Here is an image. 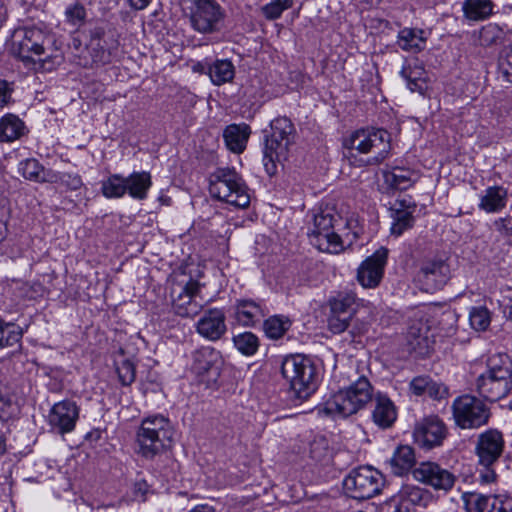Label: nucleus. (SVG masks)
Listing matches in <instances>:
<instances>
[{
    "label": "nucleus",
    "instance_id": "33",
    "mask_svg": "<svg viewBox=\"0 0 512 512\" xmlns=\"http://www.w3.org/2000/svg\"><path fill=\"white\" fill-rule=\"evenodd\" d=\"M491 0H465L463 3L464 16L472 21H481L488 18L493 11Z\"/></svg>",
    "mask_w": 512,
    "mask_h": 512
},
{
    "label": "nucleus",
    "instance_id": "61",
    "mask_svg": "<svg viewBox=\"0 0 512 512\" xmlns=\"http://www.w3.org/2000/svg\"><path fill=\"white\" fill-rule=\"evenodd\" d=\"M426 332H427L426 326L423 325L422 323H419V326L411 325L409 327L408 336L411 338H414L415 340L422 339V338L425 339Z\"/></svg>",
    "mask_w": 512,
    "mask_h": 512
},
{
    "label": "nucleus",
    "instance_id": "15",
    "mask_svg": "<svg viewBox=\"0 0 512 512\" xmlns=\"http://www.w3.org/2000/svg\"><path fill=\"white\" fill-rule=\"evenodd\" d=\"M412 473L414 479L418 482L446 493L452 490L457 480L456 475L435 462H422Z\"/></svg>",
    "mask_w": 512,
    "mask_h": 512
},
{
    "label": "nucleus",
    "instance_id": "54",
    "mask_svg": "<svg viewBox=\"0 0 512 512\" xmlns=\"http://www.w3.org/2000/svg\"><path fill=\"white\" fill-rule=\"evenodd\" d=\"M447 394V388L438 383L433 381L431 378L428 382V388L425 395H428L429 397L433 399H441Z\"/></svg>",
    "mask_w": 512,
    "mask_h": 512
},
{
    "label": "nucleus",
    "instance_id": "20",
    "mask_svg": "<svg viewBox=\"0 0 512 512\" xmlns=\"http://www.w3.org/2000/svg\"><path fill=\"white\" fill-rule=\"evenodd\" d=\"M188 15L191 25L196 31L213 33L220 29L225 12L215 0H211Z\"/></svg>",
    "mask_w": 512,
    "mask_h": 512
},
{
    "label": "nucleus",
    "instance_id": "13",
    "mask_svg": "<svg viewBox=\"0 0 512 512\" xmlns=\"http://www.w3.org/2000/svg\"><path fill=\"white\" fill-rule=\"evenodd\" d=\"M343 485L350 497L364 500L378 494L384 485V480L378 470L365 466L352 470L344 479Z\"/></svg>",
    "mask_w": 512,
    "mask_h": 512
},
{
    "label": "nucleus",
    "instance_id": "41",
    "mask_svg": "<svg viewBox=\"0 0 512 512\" xmlns=\"http://www.w3.org/2000/svg\"><path fill=\"white\" fill-rule=\"evenodd\" d=\"M22 331L14 323L0 321V348L12 347L20 342Z\"/></svg>",
    "mask_w": 512,
    "mask_h": 512
},
{
    "label": "nucleus",
    "instance_id": "3",
    "mask_svg": "<svg viewBox=\"0 0 512 512\" xmlns=\"http://www.w3.org/2000/svg\"><path fill=\"white\" fill-rule=\"evenodd\" d=\"M487 371L476 378L477 393L490 402L508 395L512 389V360L507 354L497 353L489 357Z\"/></svg>",
    "mask_w": 512,
    "mask_h": 512
},
{
    "label": "nucleus",
    "instance_id": "59",
    "mask_svg": "<svg viewBox=\"0 0 512 512\" xmlns=\"http://www.w3.org/2000/svg\"><path fill=\"white\" fill-rule=\"evenodd\" d=\"M492 467H484V470L479 472L478 480L480 483L490 484L496 481L497 475Z\"/></svg>",
    "mask_w": 512,
    "mask_h": 512
},
{
    "label": "nucleus",
    "instance_id": "38",
    "mask_svg": "<svg viewBox=\"0 0 512 512\" xmlns=\"http://www.w3.org/2000/svg\"><path fill=\"white\" fill-rule=\"evenodd\" d=\"M399 497L403 501L422 507H426L431 500V495L427 490L414 485L403 486L399 492Z\"/></svg>",
    "mask_w": 512,
    "mask_h": 512
},
{
    "label": "nucleus",
    "instance_id": "44",
    "mask_svg": "<svg viewBox=\"0 0 512 512\" xmlns=\"http://www.w3.org/2000/svg\"><path fill=\"white\" fill-rule=\"evenodd\" d=\"M393 223L391 225V233L400 236L404 231L410 229L414 225V216L411 210L392 211Z\"/></svg>",
    "mask_w": 512,
    "mask_h": 512
},
{
    "label": "nucleus",
    "instance_id": "8",
    "mask_svg": "<svg viewBox=\"0 0 512 512\" xmlns=\"http://www.w3.org/2000/svg\"><path fill=\"white\" fill-rule=\"evenodd\" d=\"M171 439L169 420L162 415L148 416L142 420L136 433L137 453L152 459L170 445Z\"/></svg>",
    "mask_w": 512,
    "mask_h": 512
},
{
    "label": "nucleus",
    "instance_id": "23",
    "mask_svg": "<svg viewBox=\"0 0 512 512\" xmlns=\"http://www.w3.org/2000/svg\"><path fill=\"white\" fill-rule=\"evenodd\" d=\"M219 352L210 346H203L195 350L192 354L191 370L202 381L209 383L214 381L219 374L217 363L219 361Z\"/></svg>",
    "mask_w": 512,
    "mask_h": 512
},
{
    "label": "nucleus",
    "instance_id": "34",
    "mask_svg": "<svg viewBox=\"0 0 512 512\" xmlns=\"http://www.w3.org/2000/svg\"><path fill=\"white\" fill-rule=\"evenodd\" d=\"M24 129V123L13 114H7L0 120V141L11 142L18 139Z\"/></svg>",
    "mask_w": 512,
    "mask_h": 512
},
{
    "label": "nucleus",
    "instance_id": "63",
    "mask_svg": "<svg viewBox=\"0 0 512 512\" xmlns=\"http://www.w3.org/2000/svg\"><path fill=\"white\" fill-rule=\"evenodd\" d=\"M489 504L487 505V512H497L499 495H489Z\"/></svg>",
    "mask_w": 512,
    "mask_h": 512
},
{
    "label": "nucleus",
    "instance_id": "18",
    "mask_svg": "<svg viewBox=\"0 0 512 512\" xmlns=\"http://www.w3.org/2000/svg\"><path fill=\"white\" fill-rule=\"evenodd\" d=\"M388 249L381 247L365 259L357 269V280L364 288L377 287L384 274Z\"/></svg>",
    "mask_w": 512,
    "mask_h": 512
},
{
    "label": "nucleus",
    "instance_id": "17",
    "mask_svg": "<svg viewBox=\"0 0 512 512\" xmlns=\"http://www.w3.org/2000/svg\"><path fill=\"white\" fill-rule=\"evenodd\" d=\"M413 436L420 446L431 449L442 444L447 427L438 416L431 415L416 423Z\"/></svg>",
    "mask_w": 512,
    "mask_h": 512
},
{
    "label": "nucleus",
    "instance_id": "47",
    "mask_svg": "<svg viewBox=\"0 0 512 512\" xmlns=\"http://www.w3.org/2000/svg\"><path fill=\"white\" fill-rule=\"evenodd\" d=\"M43 166L36 159H26L19 164V171L28 180L38 182Z\"/></svg>",
    "mask_w": 512,
    "mask_h": 512
},
{
    "label": "nucleus",
    "instance_id": "27",
    "mask_svg": "<svg viewBox=\"0 0 512 512\" xmlns=\"http://www.w3.org/2000/svg\"><path fill=\"white\" fill-rule=\"evenodd\" d=\"M414 449L409 445L398 446L389 460L391 472L397 476L407 474L415 465Z\"/></svg>",
    "mask_w": 512,
    "mask_h": 512
},
{
    "label": "nucleus",
    "instance_id": "37",
    "mask_svg": "<svg viewBox=\"0 0 512 512\" xmlns=\"http://www.w3.org/2000/svg\"><path fill=\"white\" fill-rule=\"evenodd\" d=\"M291 321L285 316H271L264 321L263 329L267 337L279 339L289 330Z\"/></svg>",
    "mask_w": 512,
    "mask_h": 512
},
{
    "label": "nucleus",
    "instance_id": "19",
    "mask_svg": "<svg viewBox=\"0 0 512 512\" xmlns=\"http://www.w3.org/2000/svg\"><path fill=\"white\" fill-rule=\"evenodd\" d=\"M196 333L207 341L216 342L227 332L226 314L223 309L204 310L194 324Z\"/></svg>",
    "mask_w": 512,
    "mask_h": 512
},
{
    "label": "nucleus",
    "instance_id": "40",
    "mask_svg": "<svg viewBox=\"0 0 512 512\" xmlns=\"http://www.w3.org/2000/svg\"><path fill=\"white\" fill-rule=\"evenodd\" d=\"M488 496L477 492L463 493L461 499L466 512H487Z\"/></svg>",
    "mask_w": 512,
    "mask_h": 512
},
{
    "label": "nucleus",
    "instance_id": "1",
    "mask_svg": "<svg viewBox=\"0 0 512 512\" xmlns=\"http://www.w3.org/2000/svg\"><path fill=\"white\" fill-rule=\"evenodd\" d=\"M343 224L341 216L333 209L326 207L313 211L312 221L308 224L310 243L318 250L327 253H339L345 245H351L359 236L360 229L354 219L345 222L343 233L336 228Z\"/></svg>",
    "mask_w": 512,
    "mask_h": 512
},
{
    "label": "nucleus",
    "instance_id": "25",
    "mask_svg": "<svg viewBox=\"0 0 512 512\" xmlns=\"http://www.w3.org/2000/svg\"><path fill=\"white\" fill-rule=\"evenodd\" d=\"M236 321L243 326H254L264 317L261 305L253 300L241 299L234 306Z\"/></svg>",
    "mask_w": 512,
    "mask_h": 512
},
{
    "label": "nucleus",
    "instance_id": "14",
    "mask_svg": "<svg viewBox=\"0 0 512 512\" xmlns=\"http://www.w3.org/2000/svg\"><path fill=\"white\" fill-rule=\"evenodd\" d=\"M201 285L195 280H189L185 285L172 289V307L174 312L181 317H195L205 305L200 296Z\"/></svg>",
    "mask_w": 512,
    "mask_h": 512
},
{
    "label": "nucleus",
    "instance_id": "30",
    "mask_svg": "<svg viewBox=\"0 0 512 512\" xmlns=\"http://www.w3.org/2000/svg\"><path fill=\"white\" fill-rule=\"evenodd\" d=\"M126 193L137 200H144L147 197L148 190L152 185L151 175L148 172H133L125 177Z\"/></svg>",
    "mask_w": 512,
    "mask_h": 512
},
{
    "label": "nucleus",
    "instance_id": "42",
    "mask_svg": "<svg viewBox=\"0 0 512 512\" xmlns=\"http://www.w3.org/2000/svg\"><path fill=\"white\" fill-rule=\"evenodd\" d=\"M471 327L476 331H486L491 323V312L485 306L472 307L469 313Z\"/></svg>",
    "mask_w": 512,
    "mask_h": 512
},
{
    "label": "nucleus",
    "instance_id": "56",
    "mask_svg": "<svg viewBox=\"0 0 512 512\" xmlns=\"http://www.w3.org/2000/svg\"><path fill=\"white\" fill-rule=\"evenodd\" d=\"M97 47L93 48L92 58L95 63H108L110 61V53L105 50L100 43L96 44Z\"/></svg>",
    "mask_w": 512,
    "mask_h": 512
},
{
    "label": "nucleus",
    "instance_id": "16",
    "mask_svg": "<svg viewBox=\"0 0 512 512\" xmlns=\"http://www.w3.org/2000/svg\"><path fill=\"white\" fill-rule=\"evenodd\" d=\"M505 441L502 432L497 429H488L480 433L475 444V454L479 465L493 466L504 452Z\"/></svg>",
    "mask_w": 512,
    "mask_h": 512
},
{
    "label": "nucleus",
    "instance_id": "43",
    "mask_svg": "<svg viewBox=\"0 0 512 512\" xmlns=\"http://www.w3.org/2000/svg\"><path fill=\"white\" fill-rule=\"evenodd\" d=\"M233 343L238 351L248 356L255 354L259 346L257 336L251 332H244L234 336Z\"/></svg>",
    "mask_w": 512,
    "mask_h": 512
},
{
    "label": "nucleus",
    "instance_id": "52",
    "mask_svg": "<svg viewBox=\"0 0 512 512\" xmlns=\"http://www.w3.org/2000/svg\"><path fill=\"white\" fill-rule=\"evenodd\" d=\"M13 412L11 399L3 390V384L0 381V421L8 420Z\"/></svg>",
    "mask_w": 512,
    "mask_h": 512
},
{
    "label": "nucleus",
    "instance_id": "35",
    "mask_svg": "<svg viewBox=\"0 0 512 512\" xmlns=\"http://www.w3.org/2000/svg\"><path fill=\"white\" fill-rule=\"evenodd\" d=\"M398 46L405 51L418 52L424 48L423 31L405 28L398 34Z\"/></svg>",
    "mask_w": 512,
    "mask_h": 512
},
{
    "label": "nucleus",
    "instance_id": "9",
    "mask_svg": "<svg viewBox=\"0 0 512 512\" xmlns=\"http://www.w3.org/2000/svg\"><path fill=\"white\" fill-rule=\"evenodd\" d=\"M390 141V134L384 129L363 128L351 133L344 140V147L348 149L351 156H354V151L373 154L367 160V164L376 165L388 157L391 150Z\"/></svg>",
    "mask_w": 512,
    "mask_h": 512
},
{
    "label": "nucleus",
    "instance_id": "55",
    "mask_svg": "<svg viewBox=\"0 0 512 512\" xmlns=\"http://www.w3.org/2000/svg\"><path fill=\"white\" fill-rule=\"evenodd\" d=\"M60 183L68 187L70 190H77L82 186V180L77 174L63 173Z\"/></svg>",
    "mask_w": 512,
    "mask_h": 512
},
{
    "label": "nucleus",
    "instance_id": "2",
    "mask_svg": "<svg viewBox=\"0 0 512 512\" xmlns=\"http://www.w3.org/2000/svg\"><path fill=\"white\" fill-rule=\"evenodd\" d=\"M50 35L38 27H22L12 35L11 51L24 65L35 71H52L61 64L60 53L46 55Z\"/></svg>",
    "mask_w": 512,
    "mask_h": 512
},
{
    "label": "nucleus",
    "instance_id": "62",
    "mask_svg": "<svg viewBox=\"0 0 512 512\" xmlns=\"http://www.w3.org/2000/svg\"><path fill=\"white\" fill-rule=\"evenodd\" d=\"M188 512H216L215 508L208 504H199L194 506Z\"/></svg>",
    "mask_w": 512,
    "mask_h": 512
},
{
    "label": "nucleus",
    "instance_id": "57",
    "mask_svg": "<svg viewBox=\"0 0 512 512\" xmlns=\"http://www.w3.org/2000/svg\"><path fill=\"white\" fill-rule=\"evenodd\" d=\"M63 173H59L53 171L51 169L42 168V172L38 182H48V183H60L61 177Z\"/></svg>",
    "mask_w": 512,
    "mask_h": 512
},
{
    "label": "nucleus",
    "instance_id": "50",
    "mask_svg": "<svg viewBox=\"0 0 512 512\" xmlns=\"http://www.w3.org/2000/svg\"><path fill=\"white\" fill-rule=\"evenodd\" d=\"M65 16L73 26H81L86 18V10L83 5L75 3L66 9Z\"/></svg>",
    "mask_w": 512,
    "mask_h": 512
},
{
    "label": "nucleus",
    "instance_id": "10",
    "mask_svg": "<svg viewBox=\"0 0 512 512\" xmlns=\"http://www.w3.org/2000/svg\"><path fill=\"white\" fill-rule=\"evenodd\" d=\"M209 192L213 198L237 208H245L250 203L247 186L234 169L218 168L212 173Z\"/></svg>",
    "mask_w": 512,
    "mask_h": 512
},
{
    "label": "nucleus",
    "instance_id": "6",
    "mask_svg": "<svg viewBox=\"0 0 512 512\" xmlns=\"http://www.w3.org/2000/svg\"><path fill=\"white\" fill-rule=\"evenodd\" d=\"M372 399L373 387L369 379L362 375L333 394L325 403L324 410L327 414L345 418L365 408Z\"/></svg>",
    "mask_w": 512,
    "mask_h": 512
},
{
    "label": "nucleus",
    "instance_id": "58",
    "mask_svg": "<svg viewBox=\"0 0 512 512\" xmlns=\"http://www.w3.org/2000/svg\"><path fill=\"white\" fill-rule=\"evenodd\" d=\"M402 210H411V213L414 214L416 210V204L412 201L410 197H404L402 199L396 200L392 211L398 212Z\"/></svg>",
    "mask_w": 512,
    "mask_h": 512
},
{
    "label": "nucleus",
    "instance_id": "29",
    "mask_svg": "<svg viewBox=\"0 0 512 512\" xmlns=\"http://www.w3.org/2000/svg\"><path fill=\"white\" fill-rule=\"evenodd\" d=\"M385 182L392 188L406 190L419 178L414 170L395 166L391 170L383 172Z\"/></svg>",
    "mask_w": 512,
    "mask_h": 512
},
{
    "label": "nucleus",
    "instance_id": "49",
    "mask_svg": "<svg viewBox=\"0 0 512 512\" xmlns=\"http://www.w3.org/2000/svg\"><path fill=\"white\" fill-rule=\"evenodd\" d=\"M499 69L506 81L512 83V44L505 46L501 51Z\"/></svg>",
    "mask_w": 512,
    "mask_h": 512
},
{
    "label": "nucleus",
    "instance_id": "22",
    "mask_svg": "<svg viewBox=\"0 0 512 512\" xmlns=\"http://www.w3.org/2000/svg\"><path fill=\"white\" fill-rule=\"evenodd\" d=\"M450 278V267L443 259H429L423 262L417 280L425 289L435 290L443 287Z\"/></svg>",
    "mask_w": 512,
    "mask_h": 512
},
{
    "label": "nucleus",
    "instance_id": "51",
    "mask_svg": "<svg viewBox=\"0 0 512 512\" xmlns=\"http://www.w3.org/2000/svg\"><path fill=\"white\" fill-rule=\"evenodd\" d=\"M351 317L349 315H340L330 312L328 317L329 330L335 334L344 332L348 326Z\"/></svg>",
    "mask_w": 512,
    "mask_h": 512
},
{
    "label": "nucleus",
    "instance_id": "53",
    "mask_svg": "<svg viewBox=\"0 0 512 512\" xmlns=\"http://www.w3.org/2000/svg\"><path fill=\"white\" fill-rule=\"evenodd\" d=\"M429 379L430 377L428 376H418L413 378L409 384L410 391L416 396L425 395Z\"/></svg>",
    "mask_w": 512,
    "mask_h": 512
},
{
    "label": "nucleus",
    "instance_id": "26",
    "mask_svg": "<svg viewBox=\"0 0 512 512\" xmlns=\"http://www.w3.org/2000/svg\"><path fill=\"white\" fill-rule=\"evenodd\" d=\"M250 133V127L245 123L228 125L223 133L227 148L233 153H242L246 148Z\"/></svg>",
    "mask_w": 512,
    "mask_h": 512
},
{
    "label": "nucleus",
    "instance_id": "21",
    "mask_svg": "<svg viewBox=\"0 0 512 512\" xmlns=\"http://www.w3.org/2000/svg\"><path fill=\"white\" fill-rule=\"evenodd\" d=\"M79 417V409L72 401H61L54 404L48 414L51 429L58 434L71 432Z\"/></svg>",
    "mask_w": 512,
    "mask_h": 512
},
{
    "label": "nucleus",
    "instance_id": "7",
    "mask_svg": "<svg viewBox=\"0 0 512 512\" xmlns=\"http://www.w3.org/2000/svg\"><path fill=\"white\" fill-rule=\"evenodd\" d=\"M281 374L299 400H306L317 389V369L311 358L302 354L286 356Z\"/></svg>",
    "mask_w": 512,
    "mask_h": 512
},
{
    "label": "nucleus",
    "instance_id": "48",
    "mask_svg": "<svg viewBox=\"0 0 512 512\" xmlns=\"http://www.w3.org/2000/svg\"><path fill=\"white\" fill-rule=\"evenodd\" d=\"M293 0H273L262 7L264 16L269 20L277 19L284 10L292 6Z\"/></svg>",
    "mask_w": 512,
    "mask_h": 512
},
{
    "label": "nucleus",
    "instance_id": "64",
    "mask_svg": "<svg viewBox=\"0 0 512 512\" xmlns=\"http://www.w3.org/2000/svg\"><path fill=\"white\" fill-rule=\"evenodd\" d=\"M151 0H129L131 7L137 10L146 8Z\"/></svg>",
    "mask_w": 512,
    "mask_h": 512
},
{
    "label": "nucleus",
    "instance_id": "32",
    "mask_svg": "<svg viewBox=\"0 0 512 512\" xmlns=\"http://www.w3.org/2000/svg\"><path fill=\"white\" fill-rule=\"evenodd\" d=\"M208 75L214 85L229 83L235 76V67L227 59L216 60L208 67Z\"/></svg>",
    "mask_w": 512,
    "mask_h": 512
},
{
    "label": "nucleus",
    "instance_id": "5",
    "mask_svg": "<svg viewBox=\"0 0 512 512\" xmlns=\"http://www.w3.org/2000/svg\"><path fill=\"white\" fill-rule=\"evenodd\" d=\"M372 399L373 387L369 379L362 375L333 394L325 403L324 410L327 414L345 418L365 408Z\"/></svg>",
    "mask_w": 512,
    "mask_h": 512
},
{
    "label": "nucleus",
    "instance_id": "46",
    "mask_svg": "<svg viewBox=\"0 0 512 512\" xmlns=\"http://www.w3.org/2000/svg\"><path fill=\"white\" fill-rule=\"evenodd\" d=\"M116 372L122 385H131L135 380V366L128 359L115 360Z\"/></svg>",
    "mask_w": 512,
    "mask_h": 512
},
{
    "label": "nucleus",
    "instance_id": "28",
    "mask_svg": "<svg viewBox=\"0 0 512 512\" xmlns=\"http://www.w3.org/2000/svg\"><path fill=\"white\" fill-rule=\"evenodd\" d=\"M508 193L502 186L488 187L480 198L479 208L487 213H497L505 208Z\"/></svg>",
    "mask_w": 512,
    "mask_h": 512
},
{
    "label": "nucleus",
    "instance_id": "4",
    "mask_svg": "<svg viewBox=\"0 0 512 512\" xmlns=\"http://www.w3.org/2000/svg\"><path fill=\"white\" fill-rule=\"evenodd\" d=\"M372 399L373 387L369 379L362 375L333 394L325 403L324 410L327 414L345 418L365 408Z\"/></svg>",
    "mask_w": 512,
    "mask_h": 512
},
{
    "label": "nucleus",
    "instance_id": "36",
    "mask_svg": "<svg viewBox=\"0 0 512 512\" xmlns=\"http://www.w3.org/2000/svg\"><path fill=\"white\" fill-rule=\"evenodd\" d=\"M357 297L353 292H342L337 296L329 300L330 312L340 315H349L352 318V314L355 311L354 306L356 305Z\"/></svg>",
    "mask_w": 512,
    "mask_h": 512
},
{
    "label": "nucleus",
    "instance_id": "12",
    "mask_svg": "<svg viewBox=\"0 0 512 512\" xmlns=\"http://www.w3.org/2000/svg\"><path fill=\"white\" fill-rule=\"evenodd\" d=\"M455 423L462 429H476L488 423L489 407L476 396L465 394L457 397L452 404Z\"/></svg>",
    "mask_w": 512,
    "mask_h": 512
},
{
    "label": "nucleus",
    "instance_id": "45",
    "mask_svg": "<svg viewBox=\"0 0 512 512\" xmlns=\"http://www.w3.org/2000/svg\"><path fill=\"white\" fill-rule=\"evenodd\" d=\"M503 30L496 24H487L479 32V41L482 46H491L500 42Z\"/></svg>",
    "mask_w": 512,
    "mask_h": 512
},
{
    "label": "nucleus",
    "instance_id": "11",
    "mask_svg": "<svg viewBox=\"0 0 512 512\" xmlns=\"http://www.w3.org/2000/svg\"><path fill=\"white\" fill-rule=\"evenodd\" d=\"M294 134V125L287 117H278L271 122V134L266 137L263 157L265 170L270 176L276 173V162L287 159Z\"/></svg>",
    "mask_w": 512,
    "mask_h": 512
},
{
    "label": "nucleus",
    "instance_id": "39",
    "mask_svg": "<svg viewBox=\"0 0 512 512\" xmlns=\"http://www.w3.org/2000/svg\"><path fill=\"white\" fill-rule=\"evenodd\" d=\"M102 194L106 198H121L126 194L125 177L121 174H112L102 182Z\"/></svg>",
    "mask_w": 512,
    "mask_h": 512
},
{
    "label": "nucleus",
    "instance_id": "60",
    "mask_svg": "<svg viewBox=\"0 0 512 512\" xmlns=\"http://www.w3.org/2000/svg\"><path fill=\"white\" fill-rule=\"evenodd\" d=\"M12 89L6 81L0 80V108L7 105L11 100Z\"/></svg>",
    "mask_w": 512,
    "mask_h": 512
},
{
    "label": "nucleus",
    "instance_id": "31",
    "mask_svg": "<svg viewBox=\"0 0 512 512\" xmlns=\"http://www.w3.org/2000/svg\"><path fill=\"white\" fill-rule=\"evenodd\" d=\"M400 74L406 80L407 86L412 92L423 94L427 89L426 71L420 63L414 62L404 66Z\"/></svg>",
    "mask_w": 512,
    "mask_h": 512
},
{
    "label": "nucleus",
    "instance_id": "24",
    "mask_svg": "<svg viewBox=\"0 0 512 512\" xmlns=\"http://www.w3.org/2000/svg\"><path fill=\"white\" fill-rule=\"evenodd\" d=\"M397 419V409L391 399L384 394L377 393L375 406L372 411L373 422L382 429L390 428Z\"/></svg>",
    "mask_w": 512,
    "mask_h": 512
}]
</instances>
